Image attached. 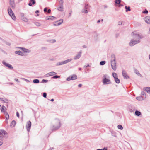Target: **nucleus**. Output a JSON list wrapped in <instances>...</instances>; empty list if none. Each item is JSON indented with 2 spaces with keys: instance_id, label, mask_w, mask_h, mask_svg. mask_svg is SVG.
<instances>
[{
  "instance_id": "2eb2a0df",
  "label": "nucleus",
  "mask_w": 150,
  "mask_h": 150,
  "mask_svg": "<svg viewBox=\"0 0 150 150\" xmlns=\"http://www.w3.org/2000/svg\"><path fill=\"white\" fill-rule=\"evenodd\" d=\"M56 74L57 73L56 72L54 71H52L46 74L45 75V76H46L48 77L54 75Z\"/></svg>"
},
{
  "instance_id": "473e14b6",
  "label": "nucleus",
  "mask_w": 150,
  "mask_h": 150,
  "mask_svg": "<svg viewBox=\"0 0 150 150\" xmlns=\"http://www.w3.org/2000/svg\"><path fill=\"white\" fill-rule=\"evenodd\" d=\"M21 19L25 22H27L28 20V19L25 16L21 18Z\"/></svg>"
},
{
  "instance_id": "f257e3e1",
  "label": "nucleus",
  "mask_w": 150,
  "mask_h": 150,
  "mask_svg": "<svg viewBox=\"0 0 150 150\" xmlns=\"http://www.w3.org/2000/svg\"><path fill=\"white\" fill-rule=\"evenodd\" d=\"M61 121L57 118L55 119L53 121L50 126V129L52 131H56L61 126Z\"/></svg>"
},
{
  "instance_id": "4c0bfd02",
  "label": "nucleus",
  "mask_w": 150,
  "mask_h": 150,
  "mask_svg": "<svg viewBox=\"0 0 150 150\" xmlns=\"http://www.w3.org/2000/svg\"><path fill=\"white\" fill-rule=\"evenodd\" d=\"M47 41L50 43H53L56 42V40L55 39H51L50 40H48Z\"/></svg>"
},
{
  "instance_id": "338daca9",
  "label": "nucleus",
  "mask_w": 150,
  "mask_h": 150,
  "mask_svg": "<svg viewBox=\"0 0 150 150\" xmlns=\"http://www.w3.org/2000/svg\"><path fill=\"white\" fill-rule=\"evenodd\" d=\"M82 86V84H79L78 86L79 87H81Z\"/></svg>"
},
{
  "instance_id": "864d4df0",
  "label": "nucleus",
  "mask_w": 150,
  "mask_h": 150,
  "mask_svg": "<svg viewBox=\"0 0 150 150\" xmlns=\"http://www.w3.org/2000/svg\"><path fill=\"white\" fill-rule=\"evenodd\" d=\"M148 11L146 10V9H145L144 11L143 12V13H145V14H147L148 13Z\"/></svg>"
},
{
  "instance_id": "09e8293b",
  "label": "nucleus",
  "mask_w": 150,
  "mask_h": 150,
  "mask_svg": "<svg viewBox=\"0 0 150 150\" xmlns=\"http://www.w3.org/2000/svg\"><path fill=\"white\" fill-rule=\"evenodd\" d=\"M82 13H88V11L86 9H83L82 11Z\"/></svg>"
},
{
  "instance_id": "f03ea898",
  "label": "nucleus",
  "mask_w": 150,
  "mask_h": 150,
  "mask_svg": "<svg viewBox=\"0 0 150 150\" xmlns=\"http://www.w3.org/2000/svg\"><path fill=\"white\" fill-rule=\"evenodd\" d=\"M140 38H134L131 40L129 44L130 46H133L140 42Z\"/></svg>"
},
{
  "instance_id": "2f4dec72",
  "label": "nucleus",
  "mask_w": 150,
  "mask_h": 150,
  "mask_svg": "<svg viewBox=\"0 0 150 150\" xmlns=\"http://www.w3.org/2000/svg\"><path fill=\"white\" fill-rule=\"evenodd\" d=\"M135 114L136 115L138 116L141 115V113L138 110H136L135 112Z\"/></svg>"
},
{
  "instance_id": "a19ab883",
  "label": "nucleus",
  "mask_w": 150,
  "mask_h": 150,
  "mask_svg": "<svg viewBox=\"0 0 150 150\" xmlns=\"http://www.w3.org/2000/svg\"><path fill=\"white\" fill-rule=\"evenodd\" d=\"M137 99L139 100H144V99L142 97V96H141V97H137Z\"/></svg>"
},
{
  "instance_id": "e2e57ef3",
  "label": "nucleus",
  "mask_w": 150,
  "mask_h": 150,
  "mask_svg": "<svg viewBox=\"0 0 150 150\" xmlns=\"http://www.w3.org/2000/svg\"><path fill=\"white\" fill-rule=\"evenodd\" d=\"M16 116L18 117H19V113L18 112H16Z\"/></svg>"
},
{
  "instance_id": "c03bdc74",
  "label": "nucleus",
  "mask_w": 150,
  "mask_h": 150,
  "mask_svg": "<svg viewBox=\"0 0 150 150\" xmlns=\"http://www.w3.org/2000/svg\"><path fill=\"white\" fill-rule=\"evenodd\" d=\"M73 59L70 58V59H67V60H65V61H66L67 63L71 62L73 60Z\"/></svg>"
},
{
  "instance_id": "a211bd4d",
  "label": "nucleus",
  "mask_w": 150,
  "mask_h": 150,
  "mask_svg": "<svg viewBox=\"0 0 150 150\" xmlns=\"http://www.w3.org/2000/svg\"><path fill=\"white\" fill-rule=\"evenodd\" d=\"M122 75L125 79H127L129 78V77L127 75V74L124 70L122 71Z\"/></svg>"
},
{
  "instance_id": "1a4fd4ad",
  "label": "nucleus",
  "mask_w": 150,
  "mask_h": 150,
  "mask_svg": "<svg viewBox=\"0 0 150 150\" xmlns=\"http://www.w3.org/2000/svg\"><path fill=\"white\" fill-rule=\"evenodd\" d=\"M63 21V19L54 22L53 23V24L54 26H57L60 25L62 23Z\"/></svg>"
},
{
  "instance_id": "0e129e2a",
  "label": "nucleus",
  "mask_w": 150,
  "mask_h": 150,
  "mask_svg": "<svg viewBox=\"0 0 150 150\" xmlns=\"http://www.w3.org/2000/svg\"><path fill=\"white\" fill-rule=\"evenodd\" d=\"M89 67V65L88 64L87 65H85L84 66V67L87 68V67Z\"/></svg>"
},
{
  "instance_id": "e433bc0d",
  "label": "nucleus",
  "mask_w": 150,
  "mask_h": 150,
  "mask_svg": "<svg viewBox=\"0 0 150 150\" xmlns=\"http://www.w3.org/2000/svg\"><path fill=\"white\" fill-rule=\"evenodd\" d=\"M16 124V122L15 120H13L11 124V127H13Z\"/></svg>"
},
{
  "instance_id": "423d86ee",
  "label": "nucleus",
  "mask_w": 150,
  "mask_h": 150,
  "mask_svg": "<svg viewBox=\"0 0 150 150\" xmlns=\"http://www.w3.org/2000/svg\"><path fill=\"white\" fill-rule=\"evenodd\" d=\"M110 62L112 69L114 71L116 70L117 69L116 61H110Z\"/></svg>"
},
{
  "instance_id": "4d7b16f0",
  "label": "nucleus",
  "mask_w": 150,
  "mask_h": 150,
  "mask_svg": "<svg viewBox=\"0 0 150 150\" xmlns=\"http://www.w3.org/2000/svg\"><path fill=\"white\" fill-rule=\"evenodd\" d=\"M100 150H107V147H104L102 149H100Z\"/></svg>"
},
{
  "instance_id": "4468645a",
  "label": "nucleus",
  "mask_w": 150,
  "mask_h": 150,
  "mask_svg": "<svg viewBox=\"0 0 150 150\" xmlns=\"http://www.w3.org/2000/svg\"><path fill=\"white\" fill-rule=\"evenodd\" d=\"M15 53L17 54H18L21 56H23L24 55V53L23 52H21L20 51H16L15 52Z\"/></svg>"
},
{
  "instance_id": "412c9836",
  "label": "nucleus",
  "mask_w": 150,
  "mask_h": 150,
  "mask_svg": "<svg viewBox=\"0 0 150 150\" xmlns=\"http://www.w3.org/2000/svg\"><path fill=\"white\" fill-rule=\"evenodd\" d=\"M144 90L146 91L147 93L150 94V87H144Z\"/></svg>"
},
{
  "instance_id": "c85d7f7f",
  "label": "nucleus",
  "mask_w": 150,
  "mask_h": 150,
  "mask_svg": "<svg viewBox=\"0 0 150 150\" xmlns=\"http://www.w3.org/2000/svg\"><path fill=\"white\" fill-rule=\"evenodd\" d=\"M141 95L142 96V97L144 99L146 97V93L144 91H142L141 92Z\"/></svg>"
},
{
  "instance_id": "ea45409f",
  "label": "nucleus",
  "mask_w": 150,
  "mask_h": 150,
  "mask_svg": "<svg viewBox=\"0 0 150 150\" xmlns=\"http://www.w3.org/2000/svg\"><path fill=\"white\" fill-rule=\"evenodd\" d=\"M117 127L119 129L121 130H122L123 129V127H122V125H118V126H117Z\"/></svg>"
},
{
  "instance_id": "052dcab7",
  "label": "nucleus",
  "mask_w": 150,
  "mask_h": 150,
  "mask_svg": "<svg viewBox=\"0 0 150 150\" xmlns=\"http://www.w3.org/2000/svg\"><path fill=\"white\" fill-rule=\"evenodd\" d=\"M88 4H86L85 6V8L86 9L88 8Z\"/></svg>"
},
{
  "instance_id": "6e6552de",
  "label": "nucleus",
  "mask_w": 150,
  "mask_h": 150,
  "mask_svg": "<svg viewBox=\"0 0 150 150\" xmlns=\"http://www.w3.org/2000/svg\"><path fill=\"white\" fill-rule=\"evenodd\" d=\"M31 122L30 121H28L27 122V124L26 125V128L27 130V131L28 132H29L30 129L31 127Z\"/></svg>"
},
{
  "instance_id": "9b49d317",
  "label": "nucleus",
  "mask_w": 150,
  "mask_h": 150,
  "mask_svg": "<svg viewBox=\"0 0 150 150\" xmlns=\"http://www.w3.org/2000/svg\"><path fill=\"white\" fill-rule=\"evenodd\" d=\"M2 63L5 66L7 67L9 69H13V67L11 65L6 63L4 61H3L2 62Z\"/></svg>"
},
{
  "instance_id": "774afa93",
  "label": "nucleus",
  "mask_w": 150,
  "mask_h": 150,
  "mask_svg": "<svg viewBox=\"0 0 150 150\" xmlns=\"http://www.w3.org/2000/svg\"><path fill=\"white\" fill-rule=\"evenodd\" d=\"M123 6V5H122L121 4H120L118 6L119 7H120L121 6Z\"/></svg>"
},
{
  "instance_id": "f704fd0d",
  "label": "nucleus",
  "mask_w": 150,
  "mask_h": 150,
  "mask_svg": "<svg viewBox=\"0 0 150 150\" xmlns=\"http://www.w3.org/2000/svg\"><path fill=\"white\" fill-rule=\"evenodd\" d=\"M33 82L34 83H39L40 81L38 79H35L33 80Z\"/></svg>"
},
{
  "instance_id": "dca6fc26",
  "label": "nucleus",
  "mask_w": 150,
  "mask_h": 150,
  "mask_svg": "<svg viewBox=\"0 0 150 150\" xmlns=\"http://www.w3.org/2000/svg\"><path fill=\"white\" fill-rule=\"evenodd\" d=\"M18 48L21 49L23 51L24 53L25 52L27 53L28 52L29 53L30 52V50H29L27 49H25V48H23V47H18Z\"/></svg>"
},
{
  "instance_id": "f3484780",
  "label": "nucleus",
  "mask_w": 150,
  "mask_h": 150,
  "mask_svg": "<svg viewBox=\"0 0 150 150\" xmlns=\"http://www.w3.org/2000/svg\"><path fill=\"white\" fill-rule=\"evenodd\" d=\"M132 35L133 37H135L137 38H140L141 36L140 35L137 33L135 32H134L132 33Z\"/></svg>"
},
{
  "instance_id": "69168bd1",
  "label": "nucleus",
  "mask_w": 150,
  "mask_h": 150,
  "mask_svg": "<svg viewBox=\"0 0 150 150\" xmlns=\"http://www.w3.org/2000/svg\"><path fill=\"white\" fill-rule=\"evenodd\" d=\"M51 10L50 9H49L47 11V12L48 13H50L51 12Z\"/></svg>"
},
{
  "instance_id": "cd10ccee",
  "label": "nucleus",
  "mask_w": 150,
  "mask_h": 150,
  "mask_svg": "<svg viewBox=\"0 0 150 150\" xmlns=\"http://www.w3.org/2000/svg\"><path fill=\"white\" fill-rule=\"evenodd\" d=\"M115 82L117 84L119 83L120 82V80L118 78V77L114 78Z\"/></svg>"
},
{
  "instance_id": "6ab92c4d",
  "label": "nucleus",
  "mask_w": 150,
  "mask_h": 150,
  "mask_svg": "<svg viewBox=\"0 0 150 150\" xmlns=\"http://www.w3.org/2000/svg\"><path fill=\"white\" fill-rule=\"evenodd\" d=\"M145 22L149 24H150V17L147 16L145 18Z\"/></svg>"
},
{
  "instance_id": "aec40b11",
  "label": "nucleus",
  "mask_w": 150,
  "mask_h": 150,
  "mask_svg": "<svg viewBox=\"0 0 150 150\" xmlns=\"http://www.w3.org/2000/svg\"><path fill=\"white\" fill-rule=\"evenodd\" d=\"M134 72L137 75L140 76L141 77H142V76L136 69L135 68L134 69Z\"/></svg>"
},
{
  "instance_id": "39448f33",
  "label": "nucleus",
  "mask_w": 150,
  "mask_h": 150,
  "mask_svg": "<svg viewBox=\"0 0 150 150\" xmlns=\"http://www.w3.org/2000/svg\"><path fill=\"white\" fill-rule=\"evenodd\" d=\"M77 76L74 74L70 76L67 78L66 80L69 81L71 80H74L77 79Z\"/></svg>"
},
{
  "instance_id": "58836bf2",
  "label": "nucleus",
  "mask_w": 150,
  "mask_h": 150,
  "mask_svg": "<svg viewBox=\"0 0 150 150\" xmlns=\"http://www.w3.org/2000/svg\"><path fill=\"white\" fill-rule=\"evenodd\" d=\"M106 63V62L105 61H101L100 63V65H105Z\"/></svg>"
},
{
  "instance_id": "c756f323",
  "label": "nucleus",
  "mask_w": 150,
  "mask_h": 150,
  "mask_svg": "<svg viewBox=\"0 0 150 150\" xmlns=\"http://www.w3.org/2000/svg\"><path fill=\"white\" fill-rule=\"evenodd\" d=\"M1 112H3L4 114H5L6 112V108L5 107L3 106H2V107H1Z\"/></svg>"
},
{
  "instance_id": "9d476101",
  "label": "nucleus",
  "mask_w": 150,
  "mask_h": 150,
  "mask_svg": "<svg viewBox=\"0 0 150 150\" xmlns=\"http://www.w3.org/2000/svg\"><path fill=\"white\" fill-rule=\"evenodd\" d=\"M81 54L82 52L81 51V50L78 52L77 55L74 57L73 59L76 60L79 59L81 57Z\"/></svg>"
},
{
  "instance_id": "13d9d810",
  "label": "nucleus",
  "mask_w": 150,
  "mask_h": 150,
  "mask_svg": "<svg viewBox=\"0 0 150 150\" xmlns=\"http://www.w3.org/2000/svg\"><path fill=\"white\" fill-rule=\"evenodd\" d=\"M44 12H46L47 11V8H45L44 9Z\"/></svg>"
},
{
  "instance_id": "37998d69",
  "label": "nucleus",
  "mask_w": 150,
  "mask_h": 150,
  "mask_svg": "<svg viewBox=\"0 0 150 150\" xmlns=\"http://www.w3.org/2000/svg\"><path fill=\"white\" fill-rule=\"evenodd\" d=\"M112 76L114 78L118 77L117 74L116 73L114 72L112 73Z\"/></svg>"
},
{
  "instance_id": "ddd939ff",
  "label": "nucleus",
  "mask_w": 150,
  "mask_h": 150,
  "mask_svg": "<svg viewBox=\"0 0 150 150\" xmlns=\"http://www.w3.org/2000/svg\"><path fill=\"white\" fill-rule=\"evenodd\" d=\"M9 4L12 8L13 9H14L15 7V5L14 0H10Z\"/></svg>"
},
{
  "instance_id": "b1692460",
  "label": "nucleus",
  "mask_w": 150,
  "mask_h": 150,
  "mask_svg": "<svg viewBox=\"0 0 150 150\" xmlns=\"http://www.w3.org/2000/svg\"><path fill=\"white\" fill-rule=\"evenodd\" d=\"M116 61L115 57L114 54H112L111 56V61Z\"/></svg>"
},
{
  "instance_id": "7c9ffc66",
  "label": "nucleus",
  "mask_w": 150,
  "mask_h": 150,
  "mask_svg": "<svg viewBox=\"0 0 150 150\" xmlns=\"http://www.w3.org/2000/svg\"><path fill=\"white\" fill-rule=\"evenodd\" d=\"M121 1V0H115V5L116 6H117V4H118V5L120 4V3Z\"/></svg>"
},
{
  "instance_id": "79ce46f5",
  "label": "nucleus",
  "mask_w": 150,
  "mask_h": 150,
  "mask_svg": "<svg viewBox=\"0 0 150 150\" xmlns=\"http://www.w3.org/2000/svg\"><path fill=\"white\" fill-rule=\"evenodd\" d=\"M6 115V118L7 120H8L9 119V116L8 114L6 112L5 114Z\"/></svg>"
},
{
  "instance_id": "603ef678",
  "label": "nucleus",
  "mask_w": 150,
  "mask_h": 150,
  "mask_svg": "<svg viewBox=\"0 0 150 150\" xmlns=\"http://www.w3.org/2000/svg\"><path fill=\"white\" fill-rule=\"evenodd\" d=\"M47 95V94L45 92L43 93V96L44 98H46Z\"/></svg>"
},
{
  "instance_id": "de8ad7c7",
  "label": "nucleus",
  "mask_w": 150,
  "mask_h": 150,
  "mask_svg": "<svg viewBox=\"0 0 150 150\" xmlns=\"http://www.w3.org/2000/svg\"><path fill=\"white\" fill-rule=\"evenodd\" d=\"M20 15L21 17V19L25 16H24L25 14H24V13H20Z\"/></svg>"
},
{
  "instance_id": "680f3d73",
  "label": "nucleus",
  "mask_w": 150,
  "mask_h": 150,
  "mask_svg": "<svg viewBox=\"0 0 150 150\" xmlns=\"http://www.w3.org/2000/svg\"><path fill=\"white\" fill-rule=\"evenodd\" d=\"M63 65L67 64L65 60L62 61Z\"/></svg>"
},
{
  "instance_id": "5701e85b",
  "label": "nucleus",
  "mask_w": 150,
  "mask_h": 150,
  "mask_svg": "<svg viewBox=\"0 0 150 150\" xmlns=\"http://www.w3.org/2000/svg\"><path fill=\"white\" fill-rule=\"evenodd\" d=\"M35 3V0H30L28 4V5L30 6H32V4H34Z\"/></svg>"
},
{
  "instance_id": "3c124183",
  "label": "nucleus",
  "mask_w": 150,
  "mask_h": 150,
  "mask_svg": "<svg viewBox=\"0 0 150 150\" xmlns=\"http://www.w3.org/2000/svg\"><path fill=\"white\" fill-rule=\"evenodd\" d=\"M48 81L47 80L43 79L42 80V83H47Z\"/></svg>"
},
{
  "instance_id": "c9c22d12",
  "label": "nucleus",
  "mask_w": 150,
  "mask_h": 150,
  "mask_svg": "<svg viewBox=\"0 0 150 150\" xmlns=\"http://www.w3.org/2000/svg\"><path fill=\"white\" fill-rule=\"evenodd\" d=\"M34 24L35 25L38 26H40L41 25V24L40 23L38 22H35L34 23Z\"/></svg>"
},
{
  "instance_id": "bf43d9fd",
  "label": "nucleus",
  "mask_w": 150,
  "mask_h": 150,
  "mask_svg": "<svg viewBox=\"0 0 150 150\" xmlns=\"http://www.w3.org/2000/svg\"><path fill=\"white\" fill-rule=\"evenodd\" d=\"M59 3L61 4H63V0H60V1H59Z\"/></svg>"
},
{
  "instance_id": "a18cd8bd",
  "label": "nucleus",
  "mask_w": 150,
  "mask_h": 150,
  "mask_svg": "<svg viewBox=\"0 0 150 150\" xmlns=\"http://www.w3.org/2000/svg\"><path fill=\"white\" fill-rule=\"evenodd\" d=\"M63 65L62 61L57 63L56 64V66H58Z\"/></svg>"
},
{
  "instance_id": "6e6d98bb",
  "label": "nucleus",
  "mask_w": 150,
  "mask_h": 150,
  "mask_svg": "<svg viewBox=\"0 0 150 150\" xmlns=\"http://www.w3.org/2000/svg\"><path fill=\"white\" fill-rule=\"evenodd\" d=\"M6 44L9 46H10L11 45V43L10 42H6Z\"/></svg>"
},
{
  "instance_id": "0eeeda50",
  "label": "nucleus",
  "mask_w": 150,
  "mask_h": 150,
  "mask_svg": "<svg viewBox=\"0 0 150 150\" xmlns=\"http://www.w3.org/2000/svg\"><path fill=\"white\" fill-rule=\"evenodd\" d=\"M7 134V132L4 130H0V139L1 140L2 138L5 136V135Z\"/></svg>"
},
{
  "instance_id": "393cba45",
  "label": "nucleus",
  "mask_w": 150,
  "mask_h": 150,
  "mask_svg": "<svg viewBox=\"0 0 150 150\" xmlns=\"http://www.w3.org/2000/svg\"><path fill=\"white\" fill-rule=\"evenodd\" d=\"M0 100L2 101L5 103H7L8 102L7 99L5 98H0Z\"/></svg>"
},
{
  "instance_id": "bb28decb",
  "label": "nucleus",
  "mask_w": 150,
  "mask_h": 150,
  "mask_svg": "<svg viewBox=\"0 0 150 150\" xmlns=\"http://www.w3.org/2000/svg\"><path fill=\"white\" fill-rule=\"evenodd\" d=\"M110 132L111 133V135L112 136L115 137H117L116 133L115 131L113 130H111L110 131Z\"/></svg>"
},
{
  "instance_id": "4be33fe9",
  "label": "nucleus",
  "mask_w": 150,
  "mask_h": 150,
  "mask_svg": "<svg viewBox=\"0 0 150 150\" xmlns=\"http://www.w3.org/2000/svg\"><path fill=\"white\" fill-rule=\"evenodd\" d=\"M47 20H55L56 19V17H55L53 16H48L47 17Z\"/></svg>"
},
{
  "instance_id": "49530a36",
  "label": "nucleus",
  "mask_w": 150,
  "mask_h": 150,
  "mask_svg": "<svg viewBox=\"0 0 150 150\" xmlns=\"http://www.w3.org/2000/svg\"><path fill=\"white\" fill-rule=\"evenodd\" d=\"M60 78V76H59L58 75H55L52 77L53 79H57V78Z\"/></svg>"
},
{
  "instance_id": "a878e982",
  "label": "nucleus",
  "mask_w": 150,
  "mask_h": 150,
  "mask_svg": "<svg viewBox=\"0 0 150 150\" xmlns=\"http://www.w3.org/2000/svg\"><path fill=\"white\" fill-rule=\"evenodd\" d=\"M59 7L57 8V9L58 10L60 11H62L63 9V4H60L59 5Z\"/></svg>"
},
{
  "instance_id": "7ed1b4c3",
  "label": "nucleus",
  "mask_w": 150,
  "mask_h": 150,
  "mask_svg": "<svg viewBox=\"0 0 150 150\" xmlns=\"http://www.w3.org/2000/svg\"><path fill=\"white\" fill-rule=\"evenodd\" d=\"M8 11L9 15L12 19L14 21L16 20V18L11 9L10 8H8Z\"/></svg>"
},
{
  "instance_id": "72a5a7b5",
  "label": "nucleus",
  "mask_w": 150,
  "mask_h": 150,
  "mask_svg": "<svg viewBox=\"0 0 150 150\" xmlns=\"http://www.w3.org/2000/svg\"><path fill=\"white\" fill-rule=\"evenodd\" d=\"M125 8L126 9V12H127L128 11H131L130 7L129 6L127 7V6H125Z\"/></svg>"
},
{
  "instance_id": "5fc2aeb1",
  "label": "nucleus",
  "mask_w": 150,
  "mask_h": 150,
  "mask_svg": "<svg viewBox=\"0 0 150 150\" xmlns=\"http://www.w3.org/2000/svg\"><path fill=\"white\" fill-rule=\"evenodd\" d=\"M122 24V22L121 21H119L118 22V24L119 25H121Z\"/></svg>"
},
{
  "instance_id": "8fccbe9b",
  "label": "nucleus",
  "mask_w": 150,
  "mask_h": 150,
  "mask_svg": "<svg viewBox=\"0 0 150 150\" xmlns=\"http://www.w3.org/2000/svg\"><path fill=\"white\" fill-rule=\"evenodd\" d=\"M41 49L42 50H45L47 49V48L45 47H41Z\"/></svg>"
},
{
  "instance_id": "20e7f679",
  "label": "nucleus",
  "mask_w": 150,
  "mask_h": 150,
  "mask_svg": "<svg viewBox=\"0 0 150 150\" xmlns=\"http://www.w3.org/2000/svg\"><path fill=\"white\" fill-rule=\"evenodd\" d=\"M108 76L107 75H104L103 76V82L104 84L106 85L109 83H111L110 82V80L106 78Z\"/></svg>"
},
{
  "instance_id": "f8f14e48",
  "label": "nucleus",
  "mask_w": 150,
  "mask_h": 150,
  "mask_svg": "<svg viewBox=\"0 0 150 150\" xmlns=\"http://www.w3.org/2000/svg\"><path fill=\"white\" fill-rule=\"evenodd\" d=\"M2 63L5 66L7 67L9 69H13V67L11 65L6 63L4 61H3L2 62Z\"/></svg>"
}]
</instances>
